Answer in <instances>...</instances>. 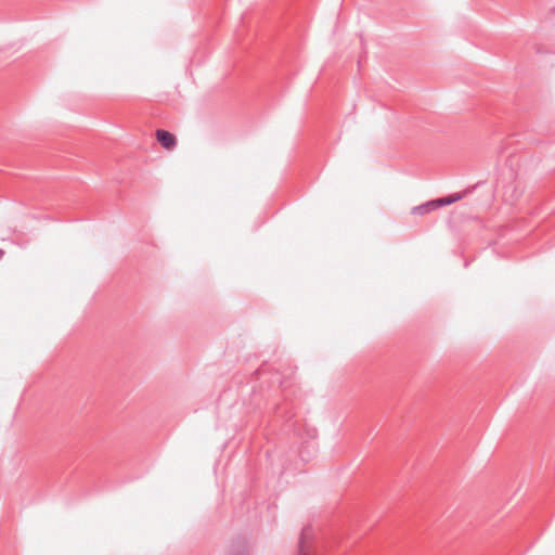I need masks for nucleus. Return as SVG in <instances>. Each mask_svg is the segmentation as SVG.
Here are the masks:
<instances>
[{"label":"nucleus","mask_w":555,"mask_h":555,"mask_svg":"<svg viewBox=\"0 0 555 555\" xmlns=\"http://www.w3.org/2000/svg\"><path fill=\"white\" fill-rule=\"evenodd\" d=\"M312 551V529L306 526L299 538L298 555H311Z\"/></svg>","instance_id":"f257e3e1"},{"label":"nucleus","mask_w":555,"mask_h":555,"mask_svg":"<svg viewBox=\"0 0 555 555\" xmlns=\"http://www.w3.org/2000/svg\"><path fill=\"white\" fill-rule=\"evenodd\" d=\"M462 197H463V194L456 193V194L449 195L447 197H441V198L435 199L436 207L439 208L442 206L451 205V204L462 199Z\"/></svg>","instance_id":"7ed1b4c3"},{"label":"nucleus","mask_w":555,"mask_h":555,"mask_svg":"<svg viewBox=\"0 0 555 555\" xmlns=\"http://www.w3.org/2000/svg\"><path fill=\"white\" fill-rule=\"evenodd\" d=\"M4 255V251L2 249H0V259L3 257Z\"/></svg>","instance_id":"39448f33"},{"label":"nucleus","mask_w":555,"mask_h":555,"mask_svg":"<svg viewBox=\"0 0 555 555\" xmlns=\"http://www.w3.org/2000/svg\"><path fill=\"white\" fill-rule=\"evenodd\" d=\"M156 138L166 150H172L177 144L176 137L166 130L158 129L156 131Z\"/></svg>","instance_id":"f03ea898"},{"label":"nucleus","mask_w":555,"mask_h":555,"mask_svg":"<svg viewBox=\"0 0 555 555\" xmlns=\"http://www.w3.org/2000/svg\"><path fill=\"white\" fill-rule=\"evenodd\" d=\"M437 208L438 207H436V203H435V199H434V201L427 202L425 204H422L420 206H415L412 209V212L415 214V215H425V214H428L429 211H431L434 209H437Z\"/></svg>","instance_id":"20e7f679"}]
</instances>
